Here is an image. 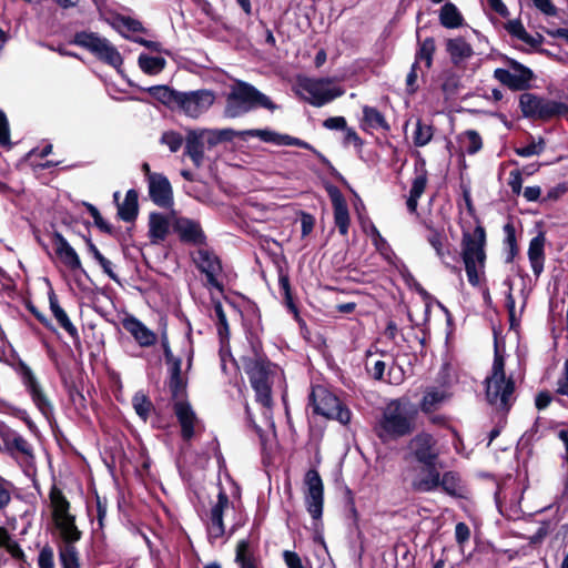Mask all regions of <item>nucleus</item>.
Masks as SVG:
<instances>
[{
	"instance_id": "1",
	"label": "nucleus",
	"mask_w": 568,
	"mask_h": 568,
	"mask_svg": "<svg viewBox=\"0 0 568 568\" xmlns=\"http://www.w3.org/2000/svg\"><path fill=\"white\" fill-rule=\"evenodd\" d=\"M248 344L250 351L241 356V362L250 377L257 402L267 405L271 403V385L275 377L282 376V372L266 361L258 341L248 339Z\"/></svg>"
},
{
	"instance_id": "2",
	"label": "nucleus",
	"mask_w": 568,
	"mask_h": 568,
	"mask_svg": "<svg viewBox=\"0 0 568 568\" xmlns=\"http://www.w3.org/2000/svg\"><path fill=\"white\" fill-rule=\"evenodd\" d=\"M416 407L407 398L390 400L384 408L376 432L383 442L406 436L415 429Z\"/></svg>"
},
{
	"instance_id": "3",
	"label": "nucleus",
	"mask_w": 568,
	"mask_h": 568,
	"mask_svg": "<svg viewBox=\"0 0 568 568\" xmlns=\"http://www.w3.org/2000/svg\"><path fill=\"white\" fill-rule=\"evenodd\" d=\"M261 106L274 111L277 106L271 99L253 85L244 81H235L226 94L224 115L226 118H239L251 110Z\"/></svg>"
},
{
	"instance_id": "4",
	"label": "nucleus",
	"mask_w": 568,
	"mask_h": 568,
	"mask_svg": "<svg viewBox=\"0 0 568 568\" xmlns=\"http://www.w3.org/2000/svg\"><path fill=\"white\" fill-rule=\"evenodd\" d=\"M515 382L513 376H506L504 356L495 346V357L491 373L486 377V397L490 405L499 409H508L511 405Z\"/></svg>"
},
{
	"instance_id": "5",
	"label": "nucleus",
	"mask_w": 568,
	"mask_h": 568,
	"mask_svg": "<svg viewBox=\"0 0 568 568\" xmlns=\"http://www.w3.org/2000/svg\"><path fill=\"white\" fill-rule=\"evenodd\" d=\"M485 231L478 226L473 234L465 233L462 241V257L468 282L479 286L484 278L485 268Z\"/></svg>"
},
{
	"instance_id": "6",
	"label": "nucleus",
	"mask_w": 568,
	"mask_h": 568,
	"mask_svg": "<svg viewBox=\"0 0 568 568\" xmlns=\"http://www.w3.org/2000/svg\"><path fill=\"white\" fill-rule=\"evenodd\" d=\"M50 501L52 507V519L63 541V545H61L59 549L68 546L74 547V542L81 539L82 532L75 525V517L69 511L70 503L67 500L62 491L55 487L50 491Z\"/></svg>"
},
{
	"instance_id": "7",
	"label": "nucleus",
	"mask_w": 568,
	"mask_h": 568,
	"mask_svg": "<svg viewBox=\"0 0 568 568\" xmlns=\"http://www.w3.org/2000/svg\"><path fill=\"white\" fill-rule=\"evenodd\" d=\"M296 85L297 93L310 104L317 108L332 102L345 93V90L336 85L331 78L298 77Z\"/></svg>"
},
{
	"instance_id": "8",
	"label": "nucleus",
	"mask_w": 568,
	"mask_h": 568,
	"mask_svg": "<svg viewBox=\"0 0 568 568\" xmlns=\"http://www.w3.org/2000/svg\"><path fill=\"white\" fill-rule=\"evenodd\" d=\"M311 402L316 414L329 419H336L344 425L349 423L351 410L325 387H314L311 393Z\"/></svg>"
},
{
	"instance_id": "9",
	"label": "nucleus",
	"mask_w": 568,
	"mask_h": 568,
	"mask_svg": "<svg viewBox=\"0 0 568 568\" xmlns=\"http://www.w3.org/2000/svg\"><path fill=\"white\" fill-rule=\"evenodd\" d=\"M74 43L87 49L99 60L120 68L123 59L118 49L106 39L94 32H79L74 37Z\"/></svg>"
},
{
	"instance_id": "10",
	"label": "nucleus",
	"mask_w": 568,
	"mask_h": 568,
	"mask_svg": "<svg viewBox=\"0 0 568 568\" xmlns=\"http://www.w3.org/2000/svg\"><path fill=\"white\" fill-rule=\"evenodd\" d=\"M519 106L526 118L548 120L568 114V104L524 93L519 98Z\"/></svg>"
},
{
	"instance_id": "11",
	"label": "nucleus",
	"mask_w": 568,
	"mask_h": 568,
	"mask_svg": "<svg viewBox=\"0 0 568 568\" xmlns=\"http://www.w3.org/2000/svg\"><path fill=\"white\" fill-rule=\"evenodd\" d=\"M215 99V93L207 89L181 91L176 110L196 119L213 105Z\"/></svg>"
},
{
	"instance_id": "12",
	"label": "nucleus",
	"mask_w": 568,
	"mask_h": 568,
	"mask_svg": "<svg viewBox=\"0 0 568 568\" xmlns=\"http://www.w3.org/2000/svg\"><path fill=\"white\" fill-rule=\"evenodd\" d=\"M306 491L305 503L307 511L314 519H320L323 513L324 486L320 474L310 469L304 479Z\"/></svg>"
},
{
	"instance_id": "13",
	"label": "nucleus",
	"mask_w": 568,
	"mask_h": 568,
	"mask_svg": "<svg viewBox=\"0 0 568 568\" xmlns=\"http://www.w3.org/2000/svg\"><path fill=\"white\" fill-rule=\"evenodd\" d=\"M410 456L422 465H437L439 449L435 438L426 433L416 435L408 444Z\"/></svg>"
},
{
	"instance_id": "14",
	"label": "nucleus",
	"mask_w": 568,
	"mask_h": 568,
	"mask_svg": "<svg viewBox=\"0 0 568 568\" xmlns=\"http://www.w3.org/2000/svg\"><path fill=\"white\" fill-rule=\"evenodd\" d=\"M494 77L513 90H525L529 87L534 74L530 69L517 61H510V70L496 69Z\"/></svg>"
},
{
	"instance_id": "15",
	"label": "nucleus",
	"mask_w": 568,
	"mask_h": 568,
	"mask_svg": "<svg viewBox=\"0 0 568 568\" xmlns=\"http://www.w3.org/2000/svg\"><path fill=\"white\" fill-rule=\"evenodd\" d=\"M18 369H19V373L21 375L24 386L27 387L29 394L32 397L33 403L37 405V407L40 409V412L44 416H49L52 413L53 407H52L50 400L47 398L45 394L43 393L33 372L22 361L19 362Z\"/></svg>"
},
{
	"instance_id": "16",
	"label": "nucleus",
	"mask_w": 568,
	"mask_h": 568,
	"mask_svg": "<svg viewBox=\"0 0 568 568\" xmlns=\"http://www.w3.org/2000/svg\"><path fill=\"white\" fill-rule=\"evenodd\" d=\"M174 414L181 426V435L184 440H190L196 434L200 427V420L191 407V405L183 400L178 399L173 405Z\"/></svg>"
},
{
	"instance_id": "17",
	"label": "nucleus",
	"mask_w": 568,
	"mask_h": 568,
	"mask_svg": "<svg viewBox=\"0 0 568 568\" xmlns=\"http://www.w3.org/2000/svg\"><path fill=\"white\" fill-rule=\"evenodd\" d=\"M230 508L231 503L229 496L223 490H220L217 501L212 506L210 511L207 531L211 539H217L224 535L223 515Z\"/></svg>"
},
{
	"instance_id": "18",
	"label": "nucleus",
	"mask_w": 568,
	"mask_h": 568,
	"mask_svg": "<svg viewBox=\"0 0 568 568\" xmlns=\"http://www.w3.org/2000/svg\"><path fill=\"white\" fill-rule=\"evenodd\" d=\"M180 240L193 245H202L205 242V234L201 224L187 217H176L172 225Z\"/></svg>"
},
{
	"instance_id": "19",
	"label": "nucleus",
	"mask_w": 568,
	"mask_h": 568,
	"mask_svg": "<svg viewBox=\"0 0 568 568\" xmlns=\"http://www.w3.org/2000/svg\"><path fill=\"white\" fill-rule=\"evenodd\" d=\"M440 474L437 465H423L419 470L414 469L410 485L414 490L427 493L439 487Z\"/></svg>"
},
{
	"instance_id": "20",
	"label": "nucleus",
	"mask_w": 568,
	"mask_h": 568,
	"mask_svg": "<svg viewBox=\"0 0 568 568\" xmlns=\"http://www.w3.org/2000/svg\"><path fill=\"white\" fill-rule=\"evenodd\" d=\"M149 193L152 201L162 207L172 203V187L169 180L161 174L149 175Z\"/></svg>"
},
{
	"instance_id": "21",
	"label": "nucleus",
	"mask_w": 568,
	"mask_h": 568,
	"mask_svg": "<svg viewBox=\"0 0 568 568\" xmlns=\"http://www.w3.org/2000/svg\"><path fill=\"white\" fill-rule=\"evenodd\" d=\"M123 328L129 332L141 347H149L155 344L156 334L148 328L134 316H126L122 320Z\"/></svg>"
},
{
	"instance_id": "22",
	"label": "nucleus",
	"mask_w": 568,
	"mask_h": 568,
	"mask_svg": "<svg viewBox=\"0 0 568 568\" xmlns=\"http://www.w3.org/2000/svg\"><path fill=\"white\" fill-rule=\"evenodd\" d=\"M328 193L334 209L335 225L342 235H346L349 226L347 203L337 187H331Z\"/></svg>"
},
{
	"instance_id": "23",
	"label": "nucleus",
	"mask_w": 568,
	"mask_h": 568,
	"mask_svg": "<svg viewBox=\"0 0 568 568\" xmlns=\"http://www.w3.org/2000/svg\"><path fill=\"white\" fill-rule=\"evenodd\" d=\"M55 253L61 262L71 271L82 270L78 253L60 234L55 235Z\"/></svg>"
},
{
	"instance_id": "24",
	"label": "nucleus",
	"mask_w": 568,
	"mask_h": 568,
	"mask_svg": "<svg viewBox=\"0 0 568 568\" xmlns=\"http://www.w3.org/2000/svg\"><path fill=\"white\" fill-rule=\"evenodd\" d=\"M3 452L12 457L22 455L24 457H32V447L21 435L9 433L2 436Z\"/></svg>"
},
{
	"instance_id": "25",
	"label": "nucleus",
	"mask_w": 568,
	"mask_h": 568,
	"mask_svg": "<svg viewBox=\"0 0 568 568\" xmlns=\"http://www.w3.org/2000/svg\"><path fill=\"white\" fill-rule=\"evenodd\" d=\"M194 262L197 267L207 275L212 282L215 275L221 271V264L216 255L207 250L200 248L194 255Z\"/></svg>"
},
{
	"instance_id": "26",
	"label": "nucleus",
	"mask_w": 568,
	"mask_h": 568,
	"mask_svg": "<svg viewBox=\"0 0 568 568\" xmlns=\"http://www.w3.org/2000/svg\"><path fill=\"white\" fill-rule=\"evenodd\" d=\"M205 143L196 130L190 131L185 139V154L190 156L196 168H200L204 159Z\"/></svg>"
},
{
	"instance_id": "27",
	"label": "nucleus",
	"mask_w": 568,
	"mask_h": 568,
	"mask_svg": "<svg viewBox=\"0 0 568 568\" xmlns=\"http://www.w3.org/2000/svg\"><path fill=\"white\" fill-rule=\"evenodd\" d=\"M50 310L59 325L72 337L78 338L79 333L77 327L70 321L65 311L60 306L57 295L54 292L49 293Z\"/></svg>"
},
{
	"instance_id": "28",
	"label": "nucleus",
	"mask_w": 568,
	"mask_h": 568,
	"mask_svg": "<svg viewBox=\"0 0 568 568\" xmlns=\"http://www.w3.org/2000/svg\"><path fill=\"white\" fill-rule=\"evenodd\" d=\"M544 235L535 236L528 248V256L531 264L532 272L536 276L540 275L544 270Z\"/></svg>"
},
{
	"instance_id": "29",
	"label": "nucleus",
	"mask_w": 568,
	"mask_h": 568,
	"mask_svg": "<svg viewBox=\"0 0 568 568\" xmlns=\"http://www.w3.org/2000/svg\"><path fill=\"white\" fill-rule=\"evenodd\" d=\"M446 49L454 64H458L474 54L471 45L463 38L449 39Z\"/></svg>"
},
{
	"instance_id": "30",
	"label": "nucleus",
	"mask_w": 568,
	"mask_h": 568,
	"mask_svg": "<svg viewBox=\"0 0 568 568\" xmlns=\"http://www.w3.org/2000/svg\"><path fill=\"white\" fill-rule=\"evenodd\" d=\"M168 219L159 213H151L149 217V235L153 243L163 241L169 233Z\"/></svg>"
},
{
	"instance_id": "31",
	"label": "nucleus",
	"mask_w": 568,
	"mask_h": 568,
	"mask_svg": "<svg viewBox=\"0 0 568 568\" xmlns=\"http://www.w3.org/2000/svg\"><path fill=\"white\" fill-rule=\"evenodd\" d=\"M139 211L138 192L129 190L125 194L124 201L118 203V214L121 220L125 222L134 221Z\"/></svg>"
},
{
	"instance_id": "32",
	"label": "nucleus",
	"mask_w": 568,
	"mask_h": 568,
	"mask_svg": "<svg viewBox=\"0 0 568 568\" xmlns=\"http://www.w3.org/2000/svg\"><path fill=\"white\" fill-rule=\"evenodd\" d=\"M439 22L447 29H456L463 26L464 18L457 7L452 2H446L439 11Z\"/></svg>"
},
{
	"instance_id": "33",
	"label": "nucleus",
	"mask_w": 568,
	"mask_h": 568,
	"mask_svg": "<svg viewBox=\"0 0 568 568\" xmlns=\"http://www.w3.org/2000/svg\"><path fill=\"white\" fill-rule=\"evenodd\" d=\"M180 92L166 85H156L149 89V93L158 101L172 110H176Z\"/></svg>"
},
{
	"instance_id": "34",
	"label": "nucleus",
	"mask_w": 568,
	"mask_h": 568,
	"mask_svg": "<svg viewBox=\"0 0 568 568\" xmlns=\"http://www.w3.org/2000/svg\"><path fill=\"white\" fill-rule=\"evenodd\" d=\"M427 240L430 246L435 250L437 256L442 260V262L445 265L450 266L448 257L452 254L449 247L446 246L447 239L437 231H432Z\"/></svg>"
},
{
	"instance_id": "35",
	"label": "nucleus",
	"mask_w": 568,
	"mask_h": 568,
	"mask_svg": "<svg viewBox=\"0 0 568 568\" xmlns=\"http://www.w3.org/2000/svg\"><path fill=\"white\" fill-rule=\"evenodd\" d=\"M446 399V393L437 388H428L420 403L423 412L430 413L436 410L439 405Z\"/></svg>"
},
{
	"instance_id": "36",
	"label": "nucleus",
	"mask_w": 568,
	"mask_h": 568,
	"mask_svg": "<svg viewBox=\"0 0 568 568\" xmlns=\"http://www.w3.org/2000/svg\"><path fill=\"white\" fill-rule=\"evenodd\" d=\"M462 150L475 154L483 148V140L477 131L468 130L458 136Z\"/></svg>"
},
{
	"instance_id": "37",
	"label": "nucleus",
	"mask_w": 568,
	"mask_h": 568,
	"mask_svg": "<svg viewBox=\"0 0 568 568\" xmlns=\"http://www.w3.org/2000/svg\"><path fill=\"white\" fill-rule=\"evenodd\" d=\"M113 28L118 30L124 38H129L126 32H144L145 29L142 23L130 17H118L112 23Z\"/></svg>"
},
{
	"instance_id": "38",
	"label": "nucleus",
	"mask_w": 568,
	"mask_h": 568,
	"mask_svg": "<svg viewBox=\"0 0 568 568\" xmlns=\"http://www.w3.org/2000/svg\"><path fill=\"white\" fill-rule=\"evenodd\" d=\"M165 64V59L161 57H149L146 54H141L139 57V65L148 74L160 73L164 69Z\"/></svg>"
},
{
	"instance_id": "39",
	"label": "nucleus",
	"mask_w": 568,
	"mask_h": 568,
	"mask_svg": "<svg viewBox=\"0 0 568 568\" xmlns=\"http://www.w3.org/2000/svg\"><path fill=\"white\" fill-rule=\"evenodd\" d=\"M205 145L213 146L223 140H229L234 134L232 130H196Z\"/></svg>"
},
{
	"instance_id": "40",
	"label": "nucleus",
	"mask_w": 568,
	"mask_h": 568,
	"mask_svg": "<svg viewBox=\"0 0 568 568\" xmlns=\"http://www.w3.org/2000/svg\"><path fill=\"white\" fill-rule=\"evenodd\" d=\"M433 134H434L433 126L418 120L416 122V128H415V131L413 134V140H414L415 145H417V146L426 145L427 143L430 142Z\"/></svg>"
},
{
	"instance_id": "41",
	"label": "nucleus",
	"mask_w": 568,
	"mask_h": 568,
	"mask_svg": "<svg viewBox=\"0 0 568 568\" xmlns=\"http://www.w3.org/2000/svg\"><path fill=\"white\" fill-rule=\"evenodd\" d=\"M363 116H364L365 123L373 129L388 128L385 118L375 108L364 106L363 108Z\"/></svg>"
},
{
	"instance_id": "42",
	"label": "nucleus",
	"mask_w": 568,
	"mask_h": 568,
	"mask_svg": "<svg viewBox=\"0 0 568 568\" xmlns=\"http://www.w3.org/2000/svg\"><path fill=\"white\" fill-rule=\"evenodd\" d=\"M59 559L62 568H81L79 552L75 547L60 548Z\"/></svg>"
},
{
	"instance_id": "43",
	"label": "nucleus",
	"mask_w": 568,
	"mask_h": 568,
	"mask_svg": "<svg viewBox=\"0 0 568 568\" xmlns=\"http://www.w3.org/2000/svg\"><path fill=\"white\" fill-rule=\"evenodd\" d=\"M132 405L135 413L145 422L153 408L152 403L141 392L136 393L132 398Z\"/></svg>"
},
{
	"instance_id": "44",
	"label": "nucleus",
	"mask_w": 568,
	"mask_h": 568,
	"mask_svg": "<svg viewBox=\"0 0 568 568\" xmlns=\"http://www.w3.org/2000/svg\"><path fill=\"white\" fill-rule=\"evenodd\" d=\"M435 52V41L433 38H426L420 44L416 54V61H425L427 68L432 67Z\"/></svg>"
},
{
	"instance_id": "45",
	"label": "nucleus",
	"mask_w": 568,
	"mask_h": 568,
	"mask_svg": "<svg viewBox=\"0 0 568 568\" xmlns=\"http://www.w3.org/2000/svg\"><path fill=\"white\" fill-rule=\"evenodd\" d=\"M427 180V171L425 169V164L423 163L420 166L416 168L415 178L413 180L409 193L422 196V194L425 192Z\"/></svg>"
},
{
	"instance_id": "46",
	"label": "nucleus",
	"mask_w": 568,
	"mask_h": 568,
	"mask_svg": "<svg viewBox=\"0 0 568 568\" xmlns=\"http://www.w3.org/2000/svg\"><path fill=\"white\" fill-rule=\"evenodd\" d=\"M240 136H252V138H258L264 142H273L276 144V140L278 139V134L270 131V130H262V129H252L246 130L237 133Z\"/></svg>"
},
{
	"instance_id": "47",
	"label": "nucleus",
	"mask_w": 568,
	"mask_h": 568,
	"mask_svg": "<svg viewBox=\"0 0 568 568\" xmlns=\"http://www.w3.org/2000/svg\"><path fill=\"white\" fill-rule=\"evenodd\" d=\"M544 149H545V141L542 139H539L537 142L532 141L531 143H529L525 146L517 148L515 150V152L519 156L529 158L532 155L540 154L544 151Z\"/></svg>"
},
{
	"instance_id": "48",
	"label": "nucleus",
	"mask_w": 568,
	"mask_h": 568,
	"mask_svg": "<svg viewBox=\"0 0 568 568\" xmlns=\"http://www.w3.org/2000/svg\"><path fill=\"white\" fill-rule=\"evenodd\" d=\"M161 143L165 144L171 152H176L183 143V138L174 131L164 132L161 136Z\"/></svg>"
},
{
	"instance_id": "49",
	"label": "nucleus",
	"mask_w": 568,
	"mask_h": 568,
	"mask_svg": "<svg viewBox=\"0 0 568 568\" xmlns=\"http://www.w3.org/2000/svg\"><path fill=\"white\" fill-rule=\"evenodd\" d=\"M236 562L243 568L245 564H255L254 560L248 556V542L246 540L239 541L236 546Z\"/></svg>"
},
{
	"instance_id": "50",
	"label": "nucleus",
	"mask_w": 568,
	"mask_h": 568,
	"mask_svg": "<svg viewBox=\"0 0 568 568\" xmlns=\"http://www.w3.org/2000/svg\"><path fill=\"white\" fill-rule=\"evenodd\" d=\"M439 486L450 495H456L458 491V478L453 473H445L440 478Z\"/></svg>"
},
{
	"instance_id": "51",
	"label": "nucleus",
	"mask_w": 568,
	"mask_h": 568,
	"mask_svg": "<svg viewBox=\"0 0 568 568\" xmlns=\"http://www.w3.org/2000/svg\"><path fill=\"white\" fill-rule=\"evenodd\" d=\"M0 146H11L9 122L2 111H0Z\"/></svg>"
},
{
	"instance_id": "52",
	"label": "nucleus",
	"mask_w": 568,
	"mask_h": 568,
	"mask_svg": "<svg viewBox=\"0 0 568 568\" xmlns=\"http://www.w3.org/2000/svg\"><path fill=\"white\" fill-rule=\"evenodd\" d=\"M508 185L515 195H519L523 189V178L519 170H513L509 173Z\"/></svg>"
},
{
	"instance_id": "53",
	"label": "nucleus",
	"mask_w": 568,
	"mask_h": 568,
	"mask_svg": "<svg viewBox=\"0 0 568 568\" xmlns=\"http://www.w3.org/2000/svg\"><path fill=\"white\" fill-rule=\"evenodd\" d=\"M38 564L40 568H52L54 567L53 551L50 547H44L38 557Z\"/></svg>"
},
{
	"instance_id": "54",
	"label": "nucleus",
	"mask_w": 568,
	"mask_h": 568,
	"mask_svg": "<svg viewBox=\"0 0 568 568\" xmlns=\"http://www.w3.org/2000/svg\"><path fill=\"white\" fill-rule=\"evenodd\" d=\"M556 393L568 397V358L565 361L562 375L557 381Z\"/></svg>"
},
{
	"instance_id": "55",
	"label": "nucleus",
	"mask_w": 568,
	"mask_h": 568,
	"mask_svg": "<svg viewBox=\"0 0 568 568\" xmlns=\"http://www.w3.org/2000/svg\"><path fill=\"white\" fill-rule=\"evenodd\" d=\"M470 537V530L465 523H458L455 527V538L459 546H463Z\"/></svg>"
},
{
	"instance_id": "56",
	"label": "nucleus",
	"mask_w": 568,
	"mask_h": 568,
	"mask_svg": "<svg viewBox=\"0 0 568 568\" xmlns=\"http://www.w3.org/2000/svg\"><path fill=\"white\" fill-rule=\"evenodd\" d=\"M11 500L10 484L0 477V509L4 508Z\"/></svg>"
},
{
	"instance_id": "57",
	"label": "nucleus",
	"mask_w": 568,
	"mask_h": 568,
	"mask_svg": "<svg viewBox=\"0 0 568 568\" xmlns=\"http://www.w3.org/2000/svg\"><path fill=\"white\" fill-rule=\"evenodd\" d=\"M276 144H278V145H296V146L310 149L308 143H306L297 138H293V136H290L286 134L285 135L278 134Z\"/></svg>"
},
{
	"instance_id": "58",
	"label": "nucleus",
	"mask_w": 568,
	"mask_h": 568,
	"mask_svg": "<svg viewBox=\"0 0 568 568\" xmlns=\"http://www.w3.org/2000/svg\"><path fill=\"white\" fill-rule=\"evenodd\" d=\"M283 557L288 568H306L303 566L300 556L294 551L285 550Z\"/></svg>"
},
{
	"instance_id": "59",
	"label": "nucleus",
	"mask_w": 568,
	"mask_h": 568,
	"mask_svg": "<svg viewBox=\"0 0 568 568\" xmlns=\"http://www.w3.org/2000/svg\"><path fill=\"white\" fill-rule=\"evenodd\" d=\"M535 7L547 16H556L557 9L551 0H532Z\"/></svg>"
},
{
	"instance_id": "60",
	"label": "nucleus",
	"mask_w": 568,
	"mask_h": 568,
	"mask_svg": "<svg viewBox=\"0 0 568 568\" xmlns=\"http://www.w3.org/2000/svg\"><path fill=\"white\" fill-rule=\"evenodd\" d=\"M324 126L329 130H344L346 129V120L343 116H332L324 121Z\"/></svg>"
},
{
	"instance_id": "61",
	"label": "nucleus",
	"mask_w": 568,
	"mask_h": 568,
	"mask_svg": "<svg viewBox=\"0 0 568 568\" xmlns=\"http://www.w3.org/2000/svg\"><path fill=\"white\" fill-rule=\"evenodd\" d=\"M416 68H417V61H415L410 68V71L409 73L407 74L406 77V87H407V91L409 93H415V91L417 90V85H416V82H417V72H416Z\"/></svg>"
},
{
	"instance_id": "62",
	"label": "nucleus",
	"mask_w": 568,
	"mask_h": 568,
	"mask_svg": "<svg viewBox=\"0 0 568 568\" xmlns=\"http://www.w3.org/2000/svg\"><path fill=\"white\" fill-rule=\"evenodd\" d=\"M278 284H280V287L281 290L284 292L285 294V297L287 300V304L290 306V308L294 312H296V308L295 306L293 305L292 303V298H291V292H290V281H288V277L287 275H284V274H281L280 275V278H278Z\"/></svg>"
},
{
	"instance_id": "63",
	"label": "nucleus",
	"mask_w": 568,
	"mask_h": 568,
	"mask_svg": "<svg viewBox=\"0 0 568 568\" xmlns=\"http://www.w3.org/2000/svg\"><path fill=\"white\" fill-rule=\"evenodd\" d=\"M170 389L175 398L183 394L184 383L181 376H171Z\"/></svg>"
},
{
	"instance_id": "64",
	"label": "nucleus",
	"mask_w": 568,
	"mask_h": 568,
	"mask_svg": "<svg viewBox=\"0 0 568 568\" xmlns=\"http://www.w3.org/2000/svg\"><path fill=\"white\" fill-rule=\"evenodd\" d=\"M302 236H307L314 227V217L311 214H303L301 219Z\"/></svg>"
}]
</instances>
